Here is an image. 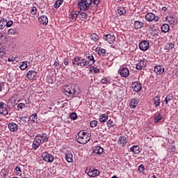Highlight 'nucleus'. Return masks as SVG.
Instances as JSON below:
<instances>
[{
  "label": "nucleus",
  "instance_id": "nucleus-1",
  "mask_svg": "<svg viewBox=\"0 0 178 178\" xmlns=\"http://www.w3.org/2000/svg\"><path fill=\"white\" fill-rule=\"evenodd\" d=\"M48 135L45 133H42L36 135L33 142V149H37L41 144L48 143Z\"/></svg>",
  "mask_w": 178,
  "mask_h": 178
},
{
  "label": "nucleus",
  "instance_id": "nucleus-2",
  "mask_svg": "<svg viewBox=\"0 0 178 178\" xmlns=\"http://www.w3.org/2000/svg\"><path fill=\"white\" fill-rule=\"evenodd\" d=\"M76 141L79 144H87L90 141V134L84 131H79L78 133V137H76Z\"/></svg>",
  "mask_w": 178,
  "mask_h": 178
},
{
  "label": "nucleus",
  "instance_id": "nucleus-3",
  "mask_svg": "<svg viewBox=\"0 0 178 178\" xmlns=\"http://www.w3.org/2000/svg\"><path fill=\"white\" fill-rule=\"evenodd\" d=\"M65 95H79V91L74 85H68L65 87Z\"/></svg>",
  "mask_w": 178,
  "mask_h": 178
},
{
  "label": "nucleus",
  "instance_id": "nucleus-4",
  "mask_svg": "<svg viewBox=\"0 0 178 178\" xmlns=\"http://www.w3.org/2000/svg\"><path fill=\"white\" fill-rule=\"evenodd\" d=\"M42 158L43 161L47 162L48 163H52V161H54V159H55L54 156L48 152L42 153Z\"/></svg>",
  "mask_w": 178,
  "mask_h": 178
},
{
  "label": "nucleus",
  "instance_id": "nucleus-5",
  "mask_svg": "<svg viewBox=\"0 0 178 178\" xmlns=\"http://www.w3.org/2000/svg\"><path fill=\"white\" fill-rule=\"evenodd\" d=\"M145 20H147V22H159V17L156 16L155 14L152 13H148L145 15Z\"/></svg>",
  "mask_w": 178,
  "mask_h": 178
},
{
  "label": "nucleus",
  "instance_id": "nucleus-6",
  "mask_svg": "<svg viewBox=\"0 0 178 178\" xmlns=\"http://www.w3.org/2000/svg\"><path fill=\"white\" fill-rule=\"evenodd\" d=\"M86 173H88V176L90 177H96V176H99V170L95 168H90L86 170Z\"/></svg>",
  "mask_w": 178,
  "mask_h": 178
},
{
  "label": "nucleus",
  "instance_id": "nucleus-7",
  "mask_svg": "<svg viewBox=\"0 0 178 178\" xmlns=\"http://www.w3.org/2000/svg\"><path fill=\"white\" fill-rule=\"evenodd\" d=\"M103 40L107 41L108 44H113L115 42V35H111V33H106L103 35Z\"/></svg>",
  "mask_w": 178,
  "mask_h": 178
},
{
  "label": "nucleus",
  "instance_id": "nucleus-8",
  "mask_svg": "<svg viewBox=\"0 0 178 178\" xmlns=\"http://www.w3.org/2000/svg\"><path fill=\"white\" fill-rule=\"evenodd\" d=\"M78 8H79L81 10L86 11L88 10L90 6L84 0H81L79 2H78Z\"/></svg>",
  "mask_w": 178,
  "mask_h": 178
},
{
  "label": "nucleus",
  "instance_id": "nucleus-9",
  "mask_svg": "<svg viewBox=\"0 0 178 178\" xmlns=\"http://www.w3.org/2000/svg\"><path fill=\"white\" fill-rule=\"evenodd\" d=\"M132 88L135 92H139L143 89V86L139 81L132 83Z\"/></svg>",
  "mask_w": 178,
  "mask_h": 178
},
{
  "label": "nucleus",
  "instance_id": "nucleus-10",
  "mask_svg": "<svg viewBox=\"0 0 178 178\" xmlns=\"http://www.w3.org/2000/svg\"><path fill=\"white\" fill-rule=\"evenodd\" d=\"M139 48L140 51H147L149 48V42L147 40H143L139 44Z\"/></svg>",
  "mask_w": 178,
  "mask_h": 178
},
{
  "label": "nucleus",
  "instance_id": "nucleus-11",
  "mask_svg": "<svg viewBox=\"0 0 178 178\" xmlns=\"http://www.w3.org/2000/svg\"><path fill=\"white\" fill-rule=\"evenodd\" d=\"M85 56L88 58V66H92L95 63L94 56H92L90 53H85Z\"/></svg>",
  "mask_w": 178,
  "mask_h": 178
},
{
  "label": "nucleus",
  "instance_id": "nucleus-12",
  "mask_svg": "<svg viewBox=\"0 0 178 178\" xmlns=\"http://www.w3.org/2000/svg\"><path fill=\"white\" fill-rule=\"evenodd\" d=\"M147 62H148L145 58L140 60L139 63L136 65L137 70H143L145 66H147Z\"/></svg>",
  "mask_w": 178,
  "mask_h": 178
},
{
  "label": "nucleus",
  "instance_id": "nucleus-13",
  "mask_svg": "<svg viewBox=\"0 0 178 178\" xmlns=\"http://www.w3.org/2000/svg\"><path fill=\"white\" fill-rule=\"evenodd\" d=\"M37 72L34 70H30L26 74V77L29 80H34L37 77Z\"/></svg>",
  "mask_w": 178,
  "mask_h": 178
},
{
  "label": "nucleus",
  "instance_id": "nucleus-14",
  "mask_svg": "<svg viewBox=\"0 0 178 178\" xmlns=\"http://www.w3.org/2000/svg\"><path fill=\"white\" fill-rule=\"evenodd\" d=\"M119 73L122 77H128L130 74V72L128 68L122 67L119 70Z\"/></svg>",
  "mask_w": 178,
  "mask_h": 178
},
{
  "label": "nucleus",
  "instance_id": "nucleus-15",
  "mask_svg": "<svg viewBox=\"0 0 178 178\" xmlns=\"http://www.w3.org/2000/svg\"><path fill=\"white\" fill-rule=\"evenodd\" d=\"M154 70L157 74H163L165 72V67H163L162 65H156Z\"/></svg>",
  "mask_w": 178,
  "mask_h": 178
},
{
  "label": "nucleus",
  "instance_id": "nucleus-16",
  "mask_svg": "<svg viewBox=\"0 0 178 178\" xmlns=\"http://www.w3.org/2000/svg\"><path fill=\"white\" fill-rule=\"evenodd\" d=\"M38 21L40 22V24L47 26L48 24V17L46 15H42L38 18Z\"/></svg>",
  "mask_w": 178,
  "mask_h": 178
},
{
  "label": "nucleus",
  "instance_id": "nucleus-17",
  "mask_svg": "<svg viewBox=\"0 0 178 178\" xmlns=\"http://www.w3.org/2000/svg\"><path fill=\"white\" fill-rule=\"evenodd\" d=\"M127 143V139L124 136H120L118 141V144L121 147H124V145Z\"/></svg>",
  "mask_w": 178,
  "mask_h": 178
},
{
  "label": "nucleus",
  "instance_id": "nucleus-18",
  "mask_svg": "<svg viewBox=\"0 0 178 178\" xmlns=\"http://www.w3.org/2000/svg\"><path fill=\"white\" fill-rule=\"evenodd\" d=\"M65 161L69 163H72V162H73V154H72V152H67L65 153Z\"/></svg>",
  "mask_w": 178,
  "mask_h": 178
},
{
  "label": "nucleus",
  "instance_id": "nucleus-19",
  "mask_svg": "<svg viewBox=\"0 0 178 178\" xmlns=\"http://www.w3.org/2000/svg\"><path fill=\"white\" fill-rule=\"evenodd\" d=\"M8 129L10 131H16L17 130V124L15 122H11L8 124Z\"/></svg>",
  "mask_w": 178,
  "mask_h": 178
},
{
  "label": "nucleus",
  "instance_id": "nucleus-20",
  "mask_svg": "<svg viewBox=\"0 0 178 178\" xmlns=\"http://www.w3.org/2000/svg\"><path fill=\"white\" fill-rule=\"evenodd\" d=\"M138 104V100L136 99H132L129 102V106L131 109H134Z\"/></svg>",
  "mask_w": 178,
  "mask_h": 178
},
{
  "label": "nucleus",
  "instance_id": "nucleus-21",
  "mask_svg": "<svg viewBox=\"0 0 178 178\" xmlns=\"http://www.w3.org/2000/svg\"><path fill=\"white\" fill-rule=\"evenodd\" d=\"M144 26V23L140 21H135L134 22V29L136 30H138V29H141Z\"/></svg>",
  "mask_w": 178,
  "mask_h": 178
},
{
  "label": "nucleus",
  "instance_id": "nucleus-22",
  "mask_svg": "<svg viewBox=\"0 0 178 178\" xmlns=\"http://www.w3.org/2000/svg\"><path fill=\"white\" fill-rule=\"evenodd\" d=\"M163 119V115L161 113H159L157 115L154 117V123H159L161 120Z\"/></svg>",
  "mask_w": 178,
  "mask_h": 178
},
{
  "label": "nucleus",
  "instance_id": "nucleus-23",
  "mask_svg": "<svg viewBox=\"0 0 178 178\" xmlns=\"http://www.w3.org/2000/svg\"><path fill=\"white\" fill-rule=\"evenodd\" d=\"M94 154H97L98 155H101V154H103L104 152V149L101 147L100 146H97L94 150H93Z\"/></svg>",
  "mask_w": 178,
  "mask_h": 178
},
{
  "label": "nucleus",
  "instance_id": "nucleus-24",
  "mask_svg": "<svg viewBox=\"0 0 178 178\" xmlns=\"http://www.w3.org/2000/svg\"><path fill=\"white\" fill-rule=\"evenodd\" d=\"M28 119L26 116H21L18 118V122L21 124H26Z\"/></svg>",
  "mask_w": 178,
  "mask_h": 178
},
{
  "label": "nucleus",
  "instance_id": "nucleus-25",
  "mask_svg": "<svg viewBox=\"0 0 178 178\" xmlns=\"http://www.w3.org/2000/svg\"><path fill=\"white\" fill-rule=\"evenodd\" d=\"M79 66H81V67H85V66L90 67V66H88V61L86 60V58L81 59Z\"/></svg>",
  "mask_w": 178,
  "mask_h": 178
},
{
  "label": "nucleus",
  "instance_id": "nucleus-26",
  "mask_svg": "<svg viewBox=\"0 0 178 178\" xmlns=\"http://www.w3.org/2000/svg\"><path fill=\"white\" fill-rule=\"evenodd\" d=\"M173 99V95L168 94L165 98V100L163 101V105L165 104V105H168L169 101H172Z\"/></svg>",
  "mask_w": 178,
  "mask_h": 178
},
{
  "label": "nucleus",
  "instance_id": "nucleus-27",
  "mask_svg": "<svg viewBox=\"0 0 178 178\" xmlns=\"http://www.w3.org/2000/svg\"><path fill=\"white\" fill-rule=\"evenodd\" d=\"M130 149L134 154H140V147L138 145H134Z\"/></svg>",
  "mask_w": 178,
  "mask_h": 178
},
{
  "label": "nucleus",
  "instance_id": "nucleus-28",
  "mask_svg": "<svg viewBox=\"0 0 178 178\" xmlns=\"http://www.w3.org/2000/svg\"><path fill=\"white\" fill-rule=\"evenodd\" d=\"M80 57L76 56L73 60H72V65L74 66H80V62H81Z\"/></svg>",
  "mask_w": 178,
  "mask_h": 178
},
{
  "label": "nucleus",
  "instance_id": "nucleus-29",
  "mask_svg": "<svg viewBox=\"0 0 178 178\" xmlns=\"http://www.w3.org/2000/svg\"><path fill=\"white\" fill-rule=\"evenodd\" d=\"M169 24H164L161 26V31L162 33H168L169 31Z\"/></svg>",
  "mask_w": 178,
  "mask_h": 178
},
{
  "label": "nucleus",
  "instance_id": "nucleus-30",
  "mask_svg": "<svg viewBox=\"0 0 178 178\" xmlns=\"http://www.w3.org/2000/svg\"><path fill=\"white\" fill-rule=\"evenodd\" d=\"M106 120H108V114H102L99 116V121L102 123H105V122H106Z\"/></svg>",
  "mask_w": 178,
  "mask_h": 178
},
{
  "label": "nucleus",
  "instance_id": "nucleus-31",
  "mask_svg": "<svg viewBox=\"0 0 178 178\" xmlns=\"http://www.w3.org/2000/svg\"><path fill=\"white\" fill-rule=\"evenodd\" d=\"M28 62L27 61H23L20 63L19 68L21 70H26L27 67H29V65H27Z\"/></svg>",
  "mask_w": 178,
  "mask_h": 178
},
{
  "label": "nucleus",
  "instance_id": "nucleus-32",
  "mask_svg": "<svg viewBox=\"0 0 178 178\" xmlns=\"http://www.w3.org/2000/svg\"><path fill=\"white\" fill-rule=\"evenodd\" d=\"M118 13L120 16H122L123 15H126V9H124V7H118Z\"/></svg>",
  "mask_w": 178,
  "mask_h": 178
},
{
  "label": "nucleus",
  "instance_id": "nucleus-33",
  "mask_svg": "<svg viewBox=\"0 0 178 178\" xmlns=\"http://www.w3.org/2000/svg\"><path fill=\"white\" fill-rule=\"evenodd\" d=\"M175 48V44L173 43H168L165 47L164 49L165 51H170V49H173Z\"/></svg>",
  "mask_w": 178,
  "mask_h": 178
},
{
  "label": "nucleus",
  "instance_id": "nucleus-34",
  "mask_svg": "<svg viewBox=\"0 0 178 178\" xmlns=\"http://www.w3.org/2000/svg\"><path fill=\"white\" fill-rule=\"evenodd\" d=\"M154 104L156 108H158V106H159V105H161V99L159 98V97L156 96L154 99Z\"/></svg>",
  "mask_w": 178,
  "mask_h": 178
},
{
  "label": "nucleus",
  "instance_id": "nucleus-35",
  "mask_svg": "<svg viewBox=\"0 0 178 178\" xmlns=\"http://www.w3.org/2000/svg\"><path fill=\"white\" fill-rule=\"evenodd\" d=\"M5 26H6V19L3 18L0 20V29L3 30L5 29Z\"/></svg>",
  "mask_w": 178,
  "mask_h": 178
},
{
  "label": "nucleus",
  "instance_id": "nucleus-36",
  "mask_svg": "<svg viewBox=\"0 0 178 178\" xmlns=\"http://www.w3.org/2000/svg\"><path fill=\"white\" fill-rule=\"evenodd\" d=\"M29 119L32 122L31 123H35V122H37V113L31 115Z\"/></svg>",
  "mask_w": 178,
  "mask_h": 178
},
{
  "label": "nucleus",
  "instance_id": "nucleus-37",
  "mask_svg": "<svg viewBox=\"0 0 178 178\" xmlns=\"http://www.w3.org/2000/svg\"><path fill=\"white\" fill-rule=\"evenodd\" d=\"M63 2V0H57L54 3V8H56V9H58V8H59V6L62 5Z\"/></svg>",
  "mask_w": 178,
  "mask_h": 178
},
{
  "label": "nucleus",
  "instance_id": "nucleus-38",
  "mask_svg": "<svg viewBox=\"0 0 178 178\" xmlns=\"http://www.w3.org/2000/svg\"><path fill=\"white\" fill-rule=\"evenodd\" d=\"M15 173H16L17 176H22V170L19 166H17L15 169Z\"/></svg>",
  "mask_w": 178,
  "mask_h": 178
},
{
  "label": "nucleus",
  "instance_id": "nucleus-39",
  "mask_svg": "<svg viewBox=\"0 0 178 178\" xmlns=\"http://www.w3.org/2000/svg\"><path fill=\"white\" fill-rule=\"evenodd\" d=\"M105 54H106V50L105 49H99L98 51V55H99V56H104V55H105Z\"/></svg>",
  "mask_w": 178,
  "mask_h": 178
},
{
  "label": "nucleus",
  "instance_id": "nucleus-40",
  "mask_svg": "<svg viewBox=\"0 0 178 178\" xmlns=\"http://www.w3.org/2000/svg\"><path fill=\"white\" fill-rule=\"evenodd\" d=\"M0 112V115H4V116H6V115L9 114V112L8 111V108H6V110H4L3 108H1Z\"/></svg>",
  "mask_w": 178,
  "mask_h": 178
},
{
  "label": "nucleus",
  "instance_id": "nucleus-41",
  "mask_svg": "<svg viewBox=\"0 0 178 178\" xmlns=\"http://www.w3.org/2000/svg\"><path fill=\"white\" fill-rule=\"evenodd\" d=\"M90 38L92 41H97L98 40V35H97V33H92L90 35Z\"/></svg>",
  "mask_w": 178,
  "mask_h": 178
},
{
  "label": "nucleus",
  "instance_id": "nucleus-42",
  "mask_svg": "<svg viewBox=\"0 0 178 178\" xmlns=\"http://www.w3.org/2000/svg\"><path fill=\"white\" fill-rule=\"evenodd\" d=\"M90 127H97V124H98V121L93 120L90 122Z\"/></svg>",
  "mask_w": 178,
  "mask_h": 178
},
{
  "label": "nucleus",
  "instance_id": "nucleus-43",
  "mask_svg": "<svg viewBox=\"0 0 178 178\" xmlns=\"http://www.w3.org/2000/svg\"><path fill=\"white\" fill-rule=\"evenodd\" d=\"M70 119H72V120H76V119H77V114L76 113H72L70 115Z\"/></svg>",
  "mask_w": 178,
  "mask_h": 178
},
{
  "label": "nucleus",
  "instance_id": "nucleus-44",
  "mask_svg": "<svg viewBox=\"0 0 178 178\" xmlns=\"http://www.w3.org/2000/svg\"><path fill=\"white\" fill-rule=\"evenodd\" d=\"M8 34H9L10 35H13L16 34V30H15L13 29H10L8 30Z\"/></svg>",
  "mask_w": 178,
  "mask_h": 178
},
{
  "label": "nucleus",
  "instance_id": "nucleus-45",
  "mask_svg": "<svg viewBox=\"0 0 178 178\" xmlns=\"http://www.w3.org/2000/svg\"><path fill=\"white\" fill-rule=\"evenodd\" d=\"M6 106H8V105L5 104V103H3V102H0V111L1 109L6 110Z\"/></svg>",
  "mask_w": 178,
  "mask_h": 178
},
{
  "label": "nucleus",
  "instance_id": "nucleus-46",
  "mask_svg": "<svg viewBox=\"0 0 178 178\" xmlns=\"http://www.w3.org/2000/svg\"><path fill=\"white\" fill-rule=\"evenodd\" d=\"M17 108L19 109H24V108H26V104H23V103H19L18 105H17Z\"/></svg>",
  "mask_w": 178,
  "mask_h": 178
},
{
  "label": "nucleus",
  "instance_id": "nucleus-47",
  "mask_svg": "<svg viewBox=\"0 0 178 178\" xmlns=\"http://www.w3.org/2000/svg\"><path fill=\"white\" fill-rule=\"evenodd\" d=\"M101 83H102V84H106V83H109V79H108V78L102 79L101 80Z\"/></svg>",
  "mask_w": 178,
  "mask_h": 178
},
{
  "label": "nucleus",
  "instance_id": "nucleus-48",
  "mask_svg": "<svg viewBox=\"0 0 178 178\" xmlns=\"http://www.w3.org/2000/svg\"><path fill=\"white\" fill-rule=\"evenodd\" d=\"M12 24H13V21H12V20H10V21L6 20V27H10L12 26Z\"/></svg>",
  "mask_w": 178,
  "mask_h": 178
},
{
  "label": "nucleus",
  "instance_id": "nucleus-49",
  "mask_svg": "<svg viewBox=\"0 0 178 178\" xmlns=\"http://www.w3.org/2000/svg\"><path fill=\"white\" fill-rule=\"evenodd\" d=\"M54 69H59V63L58 61H56L53 65Z\"/></svg>",
  "mask_w": 178,
  "mask_h": 178
},
{
  "label": "nucleus",
  "instance_id": "nucleus-50",
  "mask_svg": "<svg viewBox=\"0 0 178 178\" xmlns=\"http://www.w3.org/2000/svg\"><path fill=\"white\" fill-rule=\"evenodd\" d=\"M112 123H113V121L111 120H108L106 122L108 127H111V126H113L112 125Z\"/></svg>",
  "mask_w": 178,
  "mask_h": 178
},
{
  "label": "nucleus",
  "instance_id": "nucleus-51",
  "mask_svg": "<svg viewBox=\"0 0 178 178\" xmlns=\"http://www.w3.org/2000/svg\"><path fill=\"white\" fill-rule=\"evenodd\" d=\"M71 15H72V17L73 20H76V19H77V14H76L74 12H72Z\"/></svg>",
  "mask_w": 178,
  "mask_h": 178
},
{
  "label": "nucleus",
  "instance_id": "nucleus-52",
  "mask_svg": "<svg viewBox=\"0 0 178 178\" xmlns=\"http://www.w3.org/2000/svg\"><path fill=\"white\" fill-rule=\"evenodd\" d=\"M22 178H31V176L29 174L23 173L22 175Z\"/></svg>",
  "mask_w": 178,
  "mask_h": 178
},
{
  "label": "nucleus",
  "instance_id": "nucleus-53",
  "mask_svg": "<svg viewBox=\"0 0 178 178\" xmlns=\"http://www.w3.org/2000/svg\"><path fill=\"white\" fill-rule=\"evenodd\" d=\"M144 170H145V168H144V165L141 164V165L138 167V170H139L140 172H144Z\"/></svg>",
  "mask_w": 178,
  "mask_h": 178
},
{
  "label": "nucleus",
  "instance_id": "nucleus-54",
  "mask_svg": "<svg viewBox=\"0 0 178 178\" xmlns=\"http://www.w3.org/2000/svg\"><path fill=\"white\" fill-rule=\"evenodd\" d=\"M37 13V8L33 7L31 9V15H35Z\"/></svg>",
  "mask_w": 178,
  "mask_h": 178
},
{
  "label": "nucleus",
  "instance_id": "nucleus-55",
  "mask_svg": "<svg viewBox=\"0 0 178 178\" xmlns=\"http://www.w3.org/2000/svg\"><path fill=\"white\" fill-rule=\"evenodd\" d=\"M100 1L101 0H93V5H95V6H98V5H99Z\"/></svg>",
  "mask_w": 178,
  "mask_h": 178
},
{
  "label": "nucleus",
  "instance_id": "nucleus-56",
  "mask_svg": "<svg viewBox=\"0 0 178 178\" xmlns=\"http://www.w3.org/2000/svg\"><path fill=\"white\" fill-rule=\"evenodd\" d=\"M168 22L170 24H175V19L170 17L168 18Z\"/></svg>",
  "mask_w": 178,
  "mask_h": 178
},
{
  "label": "nucleus",
  "instance_id": "nucleus-57",
  "mask_svg": "<svg viewBox=\"0 0 178 178\" xmlns=\"http://www.w3.org/2000/svg\"><path fill=\"white\" fill-rule=\"evenodd\" d=\"M81 16L82 19H87V13H81Z\"/></svg>",
  "mask_w": 178,
  "mask_h": 178
},
{
  "label": "nucleus",
  "instance_id": "nucleus-58",
  "mask_svg": "<svg viewBox=\"0 0 178 178\" xmlns=\"http://www.w3.org/2000/svg\"><path fill=\"white\" fill-rule=\"evenodd\" d=\"M64 65H69V58H65L64 59Z\"/></svg>",
  "mask_w": 178,
  "mask_h": 178
},
{
  "label": "nucleus",
  "instance_id": "nucleus-59",
  "mask_svg": "<svg viewBox=\"0 0 178 178\" xmlns=\"http://www.w3.org/2000/svg\"><path fill=\"white\" fill-rule=\"evenodd\" d=\"M86 1V3L88 4V6H90V5H91V3H92V0H84Z\"/></svg>",
  "mask_w": 178,
  "mask_h": 178
},
{
  "label": "nucleus",
  "instance_id": "nucleus-60",
  "mask_svg": "<svg viewBox=\"0 0 178 178\" xmlns=\"http://www.w3.org/2000/svg\"><path fill=\"white\" fill-rule=\"evenodd\" d=\"M92 70L94 72V73H99V70L95 67L92 68Z\"/></svg>",
  "mask_w": 178,
  "mask_h": 178
},
{
  "label": "nucleus",
  "instance_id": "nucleus-61",
  "mask_svg": "<svg viewBox=\"0 0 178 178\" xmlns=\"http://www.w3.org/2000/svg\"><path fill=\"white\" fill-rule=\"evenodd\" d=\"M8 62H13V60H15V58H8Z\"/></svg>",
  "mask_w": 178,
  "mask_h": 178
},
{
  "label": "nucleus",
  "instance_id": "nucleus-62",
  "mask_svg": "<svg viewBox=\"0 0 178 178\" xmlns=\"http://www.w3.org/2000/svg\"><path fill=\"white\" fill-rule=\"evenodd\" d=\"M166 9H167L166 7H163L162 8L163 10H166Z\"/></svg>",
  "mask_w": 178,
  "mask_h": 178
},
{
  "label": "nucleus",
  "instance_id": "nucleus-63",
  "mask_svg": "<svg viewBox=\"0 0 178 178\" xmlns=\"http://www.w3.org/2000/svg\"><path fill=\"white\" fill-rule=\"evenodd\" d=\"M156 35H158V33H154V37H156Z\"/></svg>",
  "mask_w": 178,
  "mask_h": 178
},
{
  "label": "nucleus",
  "instance_id": "nucleus-64",
  "mask_svg": "<svg viewBox=\"0 0 178 178\" xmlns=\"http://www.w3.org/2000/svg\"><path fill=\"white\" fill-rule=\"evenodd\" d=\"M12 178H19V177H12Z\"/></svg>",
  "mask_w": 178,
  "mask_h": 178
}]
</instances>
